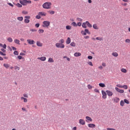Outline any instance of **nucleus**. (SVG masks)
<instances>
[{
    "mask_svg": "<svg viewBox=\"0 0 130 130\" xmlns=\"http://www.w3.org/2000/svg\"><path fill=\"white\" fill-rule=\"evenodd\" d=\"M64 40L61 39L59 40V42L55 44V46L57 48H64Z\"/></svg>",
    "mask_w": 130,
    "mask_h": 130,
    "instance_id": "1",
    "label": "nucleus"
},
{
    "mask_svg": "<svg viewBox=\"0 0 130 130\" xmlns=\"http://www.w3.org/2000/svg\"><path fill=\"white\" fill-rule=\"evenodd\" d=\"M51 3L50 2H46L43 4L42 7L44 9H51Z\"/></svg>",
    "mask_w": 130,
    "mask_h": 130,
    "instance_id": "2",
    "label": "nucleus"
},
{
    "mask_svg": "<svg viewBox=\"0 0 130 130\" xmlns=\"http://www.w3.org/2000/svg\"><path fill=\"white\" fill-rule=\"evenodd\" d=\"M50 22L48 21H44L43 22L42 27H44V28H47L50 26Z\"/></svg>",
    "mask_w": 130,
    "mask_h": 130,
    "instance_id": "3",
    "label": "nucleus"
},
{
    "mask_svg": "<svg viewBox=\"0 0 130 130\" xmlns=\"http://www.w3.org/2000/svg\"><path fill=\"white\" fill-rule=\"evenodd\" d=\"M24 18H25V19H24V23H25V24H29V23H30V20H29V19H30L31 16H25L24 17Z\"/></svg>",
    "mask_w": 130,
    "mask_h": 130,
    "instance_id": "4",
    "label": "nucleus"
},
{
    "mask_svg": "<svg viewBox=\"0 0 130 130\" xmlns=\"http://www.w3.org/2000/svg\"><path fill=\"white\" fill-rule=\"evenodd\" d=\"M120 99L119 98H117V97H115L114 98H113V101L114 102V103H118V102H119L120 101Z\"/></svg>",
    "mask_w": 130,
    "mask_h": 130,
    "instance_id": "5",
    "label": "nucleus"
},
{
    "mask_svg": "<svg viewBox=\"0 0 130 130\" xmlns=\"http://www.w3.org/2000/svg\"><path fill=\"white\" fill-rule=\"evenodd\" d=\"M19 3L21 5H22V6H27V0L20 1Z\"/></svg>",
    "mask_w": 130,
    "mask_h": 130,
    "instance_id": "6",
    "label": "nucleus"
},
{
    "mask_svg": "<svg viewBox=\"0 0 130 130\" xmlns=\"http://www.w3.org/2000/svg\"><path fill=\"white\" fill-rule=\"evenodd\" d=\"M106 92L108 96H109V97H111V96L113 95V92H112V91H111L110 90H106Z\"/></svg>",
    "mask_w": 130,
    "mask_h": 130,
    "instance_id": "7",
    "label": "nucleus"
},
{
    "mask_svg": "<svg viewBox=\"0 0 130 130\" xmlns=\"http://www.w3.org/2000/svg\"><path fill=\"white\" fill-rule=\"evenodd\" d=\"M27 42L30 45H32L35 43V41H34V40L30 39L27 40Z\"/></svg>",
    "mask_w": 130,
    "mask_h": 130,
    "instance_id": "8",
    "label": "nucleus"
},
{
    "mask_svg": "<svg viewBox=\"0 0 130 130\" xmlns=\"http://www.w3.org/2000/svg\"><path fill=\"white\" fill-rule=\"evenodd\" d=\"M102 95H103V99H106L107 98V94H106V92L105 91L102 90Z\"/></svg>",
    "mask_w": 130,
    "mask_h": 130,
    "instance_id": "9",
    "label": "nucleus"
},
{
    "mask_svg": "<svg viewBox=\"0 0 130 130\" xmlns=\"http://www.w3.org/2000/svg\"><path fill=\"white\" fill-rule=\"evenodd\" d=\"M79 123L80 124H82V125H85L86 124V122H85V120L82 119H79Z\"/></svg>",
    "mask_w": 130,
    "mask_h": 130,
    "instance_id": "10",
    "label": "nucleus"
},
{
    "mask_svg": "<svg viewBox=\"0 0 130 130\" xmlns=\"http://www.w3.org/2000/svg\"><path fill=\"white\" fill-rule=\"evenodd\" d=\"M116 91H117V92H118L119 93H124V90H122V89H120L119 88H118V87H115V88Z\"/></svg>",
    "mask_w": 130,
    "mask_h": 130,
    "instance_id": "11",
    "label": "nucleus"
},
{
    "mask_svg": "<svg viewBox=\"0 0 130 130\" xmlns=\"http://www.w3.org/2000/svg\"><path fill=\"white\" fill-rule=\"evenodd\" d=\"M38 59H40V60H41L42 61H45L46 60V57L43 56L41 57H38Z\"/></svg>",
    "mask_w": 130,
    "mask_h": 130,
    "instance_id": "12",
    "label": "nucleus"
},
{
    "mask_svg": "<svg viewBox=\"0 0 130 130\" xmlns=\"http://www.w3.org/2000/svg\"><path fill=\"white\" fill-rule=\"evenodd\" d=\"M20 100H21V101L23 100V102H24V103L28 102V99H27L26 98H24L23 96H21L20 98Z\"/></svg>",
    "mask_w": 130,
    "mask_h": 130,
    "instance_id": "13",
    "label": "nucleus"
},
{
    "mask_svg": "<svg viewBox=\"0 0 130 130\" xmlns=\"http://www.w3.org/2000/svg\"><path fill=\"white\" fill-rule=\"evenodd\" d=\"M88 127H90L91 128H93L94 127H96V125H95L94 124H88Z\"/></svg>",
    "mask_w": 130,
    "mask_h": 130,
    "instance_id": "14",
    "label": "nucleus"
},
{
    "mask_svg": "<svg viewBox=\"0 0 130 130\" xmlns=\"http://www.w3.org/2000/svg\"><path fill=\"white\" fill-rule=\"evenodd\" d=\"M38 15L42 16V17H45V16H46V13L45 12H41L38 13Z\"/></svg>",
    "mask_w": 130,
    "mask_h": 130,
    "instance_id": "15",
    "label": "nucleus"
},
{
    "mask_svg": "<svg viewBox=\"0 0 130 130\" xmlns=\"http://www.w3.org/2000/svg\"><path fill=\"white\" fill-rule=\"evenodd\" d=\"M81 54L80 52H76L75 53H74V56H75L76 57L81 56Z\"/></svg>",
    "mask_w": 130,
    "mask_h": 130,
    "instance_id": "16",
    "label": "nucleus"
},
{
    "mask_svg": "<svg viewBox=\"0 0 130 130\" xmlns=\"http://www.w3.org/2000/svg\"><path fill=\"white\" fill-rule=\"evenodd\" d=\"M71 38H68L67 40H66V44H70L71 43Z\"/></svg>",
    "mask_w": 130,
    "mask_h": 130,
    "instance_id": "17",
    "label": "nucleus"
},
{
    "mask_svg": "<svg viewBox=\"0 0 130 130\" xmlns=\"http://www.w3.org/2000/svg\"><path fill=\"white\" fill-rule=\"evenodd\" d=\"M86 25H87V21H86L85 22H83L82 24V26L83 28H87V26Z\"/></svg>",
    "mask_w": 130,
    "mask_h": 130,
    "instance_id": "18",
    "label": "nucleus"
},
{
    "mask_svg": "<svg viewBox=\"0 0 130 130\" xmlns=\"http://www.w3.org/2000/svg\"><path fill=\"white\" fill-rule=\"evenodd\" d=\"M14 42L16 43V44H18V45H20V40L18 39L14 40Z\"/></svg>",
    "mask_w": 130,
    "mask_h": 130,
    "instance_id": "19",
    "label": "nucleus"
},
{
    "mask_svg": "<svg viewBox=\"0 0 130 130\" xmlns=\"http://www.w3.org/2000/svg\"><path fill=\"white\" fill-rule=\"evenodd\" d=\"M48 61V62H51V63L54 62V60H53V58L51 57L49 58Z\"/></svg>",
    "mask_w": 130,
    "mask_h": 130,
    "instance_id": "20",
    "label": "nucleus"
},
{
    "mask_svg": "<svg viewBox=\"0 0 130 130\" xmlns=\"http://www.w3.org/2000/svg\"><path fill=\"white\" fill-rule=\"evenodd\" d=\"M93 29H95L96 30H98L99 29V27H98V26H97V24H94L92 26Z\"/></svg>",
    "mask_w": 130,
    "mask_h": 130,
    "instance_id": "21",
    "label": "nucleus"
},
{
    "mask_svg": "<svg viewBox=\"0 0 130 130\" xmlns=\"http://www.w3.org/2000/svg\"><path fill=\"white\" fill-rule=\"evenodd\" d=\"M112 55H113V56H115V57H117V56H118V53H117V52H113L112 53Z\"/></svg>",
    "mask_w": 130,
    "mask_h": 130,
    "instance_id": "22",
    "label": "nucleus"
},
{
    "mask_svg": "<svg viewBox=\"0 0 130 130\" xmlns=\"http://www.w3.org/2000/svg\"><path fill=\"white\" fill-rule=\"evenodd\" d=\"M37 46H39V47H41V46H42V43L39 41H37Z\"/></svg>",
    "mask_w": 130,
    "mask_h": 130,
    "instance_id": "23",
    "label": "nucleus"
},
{
    "mask_svg": "<svg viewBox=\"0 0 130 130\" xmlns=\"http://www.w3.org/2000/svg\"><path fill=\"white\" fill-rule=\"evenodd\" d=\"M86 25L89 27V28H92V25L90 24L89 21H86Z\"/></svg>",
    "mask_w": 130,
    "mask_h": 130,
    "instance_id": "24",
    "label": "nucleus"
},
{
    "mask_svg": "<svg viewBox=\"0 0 130 130\" xmlns=\"http://www.w3.org/2000/svg\"><path fill=\"white\" fill-rule=\"evenodd\" d=\"M3 66L4 68H6V69H8V68H10V64L8 63H4Z\"/></svg>",
    "mask_w": 130,
    "mask_h": 130,
    "instance_id": "25",
    "label": "nucleus"
},
{
    "mask_svg": "<svg viewBox=\"0 0 130 130\" xmlns=\"http://www.w3.org/2000/svg\"><path fill=\"white\" fill-rule=\"evenodd\" d=\"M86 119H87V120H88L89 121H93L92 118L89 116H86Z\"/></svg>",
    "mask_w": 130,
    "mask_h": 130,
    "instance_id": "26",
    "label": "nucleus"
},
{
    "mask_svg": "<svg viewBox=\"0 0 130 130\" xmlns=\"http://www.w3.org/2000/svg\"><path fill=\"white\" fill-rule=\"evenodd\" d=\"M120 105L122 107L124 106V101L121 100L120 102Z\"/></svg>",
    "mask_w": 130,
    "mask_h": 130,
    "instance_id": "27",
    "label": "nucleus"
},
{
    "mask_svg": "<svg viewBox=\"0 0 130 130\" xmlns=\"http://www.w3.org/2000/svg\"><path fill=\"white\" fill-rule=\"evenodd\" d=\"M71 25L72 26H74V27H78V25H77V23L75 22H73L71 23Z\"/></svg>",
    "mask_w": 130,
    "mask_h": 130,
    "instance_id": "28",
    "label": "nucleus"
},
{
    "mask_svg": "<svg viewBox=\"0 0 130 130\" xmlns=\"http://www.w3.org/2000/svg\"><path fill=\"white\" fill-rule=\"evenodd\" d=\"M100 87L102 88H104L105 87V84L104 83H100L99 84Z\"/></svg>",
    "mask_w": 130,
    "mask_h": 130,
    "instance_id": "29",
    "label": "nucleus"
},
{
    "mask_svg": "<svg viewBox=\"0 0 130 130\" xmlns=\"http://www.w3.org/2000/svg\"><path fill=\"white\" fill-rule=\"evenodd\" d=\"M48 13L50 14V15H54L55 14V12L51 10V11H49Z\"/></svg>",
    "mask_w": 130,
    "mask_h": 130,
    "instance_id": "30",
    "label": "nucleus"
},
{
    "mask_svg": "<svg viewBox=\"0 0 130 130\" xmlns=\"http://www.w3.org/2000/svg\"><path fill=\"white\" fill-rule=\"evenodd\" d=\"M95 39L96 40H99L100 41H102V40H103V38L96 37Z\"/></svg>",
    "mask_w": 130,
    "mask_h": 130,
    "instance_id": "31",
    "label": "nucleus"
},
{
    "mask_svg": "<svg viewBox=\"0 0 130 130\" xmlns=\"http://www.w3.org/2000/svg\"><path fill=\"white\" fill-rule=\"evenodd\" d=\"M66 29L67 30H71L72 29V26H70V25L66 26Z\"/></svg>",
    "mask_w": 130,
    "mask_h": 130,
    "instance_id": "32",
    "label": "nucleus"
},
{
    "mask_svg": "<svg viewBox=\"0 0 130 130\" xmlns=\"http://www.w3.org/2000/svg\"><path fill=\"white\" fill-rule=\"evenodd\" d=\"M121 71L122 72V73H126L127 71H126V69H124V68H122L121 70Z\"/></svg>",
    "mask_w": 130,
    "mask_h": 130,
    "instance_id": "33",
    "label": "nucleus"
},
{
    "mask_svg": "<svg viewBox=\"0 0 130 130\" xmlns=\"http://www.w3.org/2000/svg\"><path fill=\"white\" fill-rule=\"evenodd\" d=\"M70 45L73 47H75V46H76V44L75 43V42H73L70 44Z\"/></svg>",
    "mask_w": 130,
    "mask_h": 130,
    "instance_id": "34",
    "label": "nucleus"
},
{
    "mask_svg": "<svg viewBox=\"0 0 130 130\" xmlns=\"http://www.w3.org/2000/svg\"><path fill=\"white\" fill-rule=\"evenodd\" d=\"M81 33L82 35L85 36L87 35V34L86 33V31L85 30H81Z\"/></svg>",
    "mask_w": 130,
    "mask_h": 130,
    "instance_id": "35",
    "label": "nucleus"
},
{
    "mask_svg": "<svg viewBox=\"0 0 130 130\" xmlns=\"http://www.w3.org/2000/svg\"><path fill=\"white\" fill-rule=\"evenodd\" d=\"M7 40L9 42H13V39L12 38H8Z\"/></svg>",
    "mask_w": 130,
    "mask_h": 130,
    "instance_id": "36",
    "label": "nucleus"
},
{
    "mask_svg": "<svg viewBox=\"0 0 130 130\" xmlns=\"http://www.w3.org/2000/svg\"><path fill=\"white\" fill-rule=\"evenodd\" d=\"M85 33L87 34H91V32H90V31H89V29H85L84 30Z\"/></svg>",
    "mask_w": 130,
    "mask_h": 130,
    "instance_id": "37",
    "label": "nucleus"
},
{
    "mask_svg": "<svg viewBox=\"0 0 130 130\" xmlns=\"http://www.w3.org/2000/svg\"><path fill=\"white\" fill-rule=\"evenodd\" d=\"M17 20H18V21H23V17H19L17 18Z\"/></svg>",
    "mask_w": 130,
    "mask_h": 130,
    "instance_id": "38",
    "label": "nucleus"
},
{
    "mask_svg": "<svg viewBox=\"0 0 130 130\" xmlns=\"http://www.w3.org/2000/svg\"><path fill=\"white\" fill-rule=\"evenodd\" d=\"M124 103H126V104H129V102L126 99L124 100Z\"/></svg>",
    "mask_w": 130,
    "mask_h": 130,
    "instance_id": "39",
    "label": "nucleus"
},
{
    "mask_svg": "<svg viewBox=\"0 0 130 130\" xmlns=\"http://www.w3.org/2000/svg\"><path fill=\"white\" fill-rule=\"evenodd\" d=\"M16 6L18 8H22V5L20 4V3H17L16 4Z\"/></svg>",
    "mask_w": 130,
    "mask_h": 130,
    "instance_id": "40",
    "label": "nucleus"
},
{
    "mask_svg": "<svg viewBox=\"0 0 130 130\" xmlns=\"http://www.w3.org/2000/svg\"><path fill=\"white\" fill-rule=\"evenodd\" d=\"M22 13L24 15H27L28 14V12L26 11H23L22 12Z\"/></svg>",
    "mask_w": 130,
    "mask_h": 130,
    "instance_id": "41",
    "label": "nucleus"
},
{
    "mask_svg": "<svg viewBox=\"0 0 130 130\" xmlns=\"http://www.w3.org/2000/svg\"><path fill=\"white\" fill-rule=\"evenodd\" d=\"M14 54H15V55H19V52L18 51H15L14 52Z\"/></svg>",
    "mask_w": 130,
    "mask_h": 130,
    "instance_id": "42",
    "label": "nucleus"
},
{
    "mask_svg": "<svg viewBox=\"0 0 130 130\" xmlns=\"http://www.w3.org/2000/svg\"><path fill=\"white\" fill-rule=\"evenodd\" d=\"M14 69H15V70H18V71H20V67H19L18 66H15Z\"/></svg>",
    "mask_w": 130,
    "mask_h": 130,
    "instance_id": "43",
    "label": "nucleus"
},
{
    "mask_svg": "<svg viewBox=\"0 0 130 130\" xmlns=\"http://www.w3.org/2000/svg\"><path fill=\"white\" fill-rule=\"evenodd\" d=\"M87 88H88V89H92V88H93V87L91 85L88 84L87 85Z\"/></svg>",
    "mask_w": 130,
    "mask_h": 130,
    "instance_id": "44",
    "label": "nucleus"
},
{
    "mask_svg": "<svg viewBox=\"0 0 130 130\" xmlns=\"http://www.w3.org/2000/svg\"><path fill=\"white\" fill-rule=\"evenodd\" d=\"M94 92H95V93H100V91L98 89H94Z\"/></svg>",
    "mask_w": 130,
    "mask_h": 130,
    "instance_id": "45",
    "label": "nucleus"
},
{
    "mask_svg": "<svg viewBox=\"0 0 130 130\" xmlns=\"http://www.w3.org/2000/svg\"><path fill=\"white\" fill-rule=\"evenodd\" d=\"M77 21H79V22H82V21H83V19L81 18H77Z\"/></svg>",
    "mask_w": 130,
    "mask_h": 130,
    "instance_id": "46",
    "label": "nucleus"
},
{
    "mask_svg": "<svg viewBox=\"0 0 130 130\" xmlns=\"http://www.w3.org/2000/svg\"><path fill=\"white\" fill-rule=\"evenodd\" d=\"M125 41L126 43H130V40L129 39H126Z\"/></svg>",
    "mask_w": 130,
    "mask_h": 130,
    "instance_id": "47",
    "label": "nucleus"
},
{
    "mask_svg": "<svg viewBox=\"0 0 130 130\" xmlns=\"http://www.w3.org/2000/svg\"><path fill=\"white\" fill-rule=\"evenodd\" d=\"M123 88L124 89H125V90L127 89V85H123Z\"/></svg>",
    "mask_w": 130,
    "mask_h": 130,
    "instance_id": "48",
    "label": "nucleus"
},
{
    "mask_svg": "<svg viewBox=\"0 0 130 130\" xmlns=\"http://www.w3.org/2000/svg\"><path fill=\"white\" fill-rule=\"evenodd\" d=\"M40 16L41 15H39V14H38V15H37L36 17V19H41V16Z\"/></svg>",
    "mask_w": 130,
    "mask_h": 130,
    "instance_id": "49",
    "label": "nucleus"
},
{
    "mask_svg": "<svg viewBox=\"0 0 130 130\" xmlns=\"http://www.w3.org/2000/svg\"><path fill=\"white\" fill-rule=\"evenodd\" d=\"M0 54H1V55H3L4 56H5L6 55V53H3V52H2V51H0Z\"/></svg>",
    "mask_w": 130,
    "mask_h": 130,
    "instance_id": "50",
    "label": "nucleus"
},
{
    "mask_svg": "<svg viewBox=\"0 0 130 130\" xmlns=\"http://www.w3.org/2000/svg\"><path fill=\"white\" fill-rule=\"evenodd\" d=\"M39 26H40V24L39 23H37L35 24V27H36L37 28H39Z\"/></svg>",
    "mask_w": 130,
    "mask_h": 130,
    "instance_id": "51",
    "label": "nucleus"
},
{
    "mask_svg": "<svg viewBox=\"0 0 130 130\" xmlns=\"http://www.w3.org/2000/svg\"><path fill=\"white\" fill-rule=\"evenodd\" d=\"M39 31V33H43L44 32V30L41 29H40Z\"/></svg>",
    "mask_w": 130,
    "mask_h": 130,
    "instance_id": "52",
    "label": "nucleus"
},
{
    "mask_svg": "<svg viewBox=\"0 0 130 130\" xmlns=\"http://www.w3.org/2000/svg\"><path fill=\"white\" fill-rule=\"evenodd\" d=\"M77 25V26H79V27H81V26H82V23L78 22Z\"/></svg>",
    "mask_w": 130,
    "mask_h": 130,
    "instance_id": "53",
    "label": "nucleus"
},
{
    "mask_svg": "<svg viewBox=\"0 0 130 130\" xmlns=\"http://www.w3.org/2000/svg\"><path fill=\"white\" fill-rule=\"evenodd\" d=\"M2 47L4 48V49H6L7 48V45H6V44H4V45H3Z\"/></svg>",
    "mask_w": 130,
    "mask_h": 130,
    "instance_id": "54",
    "label": "nucleus"
},
{
    "mask_svg": "<svg viewBox=\"0 0 130 130\" xmlns=\"http://www.w3.org/2000/svg\"><path fill=\"white\" fill-rule=\"evenodd\" d=\"M23 96H24L25 98H28V94L26 93L23 94Z\"/></svg>",
    "mask_w": 130,
    "mask_h": 130,
    "instance_id": "55",
    "label": "nucleus"
},
{
    "mask_svg": "<svg viewBox=\"0 0 130 130\" xmlns=\"http://www.w3.org/2000/svg\"><path fill=\"white\" fill-rule=\"evenodd\" d=\"M88 64H89V66H91V67H93V64L92 63V62H91V61L88 62Z\"/></svg>",
    "mask_w": 130,
    "mask_h": 130,
    "instance_id": "56",
    "label": "nucleus"
},
{
    "mask_svg": "<svg viewBox=\"0 0 130 130\" xmlns=\"http://www.w3.org/2000/svg\"><path fill=\"white\" fill-rule=\"evenodd\" d=\"M30 31L31 32H37V30L35 29H30Z\"/></svg>",
    "mask_w": 130,
    "mask_h": 130,
    "instance_id": "57",
    "label": "nucleus"
},
{
    "mask_svg": "<svg viewBox=\"0 0 130 130\" xmlns=\"http://www.w3.org/2000/svg\"><path fill=\"white\" fill-rule=\"evenodd\" d=\"M9 6H10V7H12V8L14 7V5L12 4V3H8Z\"/></svg>",
    "mask_w": 130,
    "mask_h": 130,
    "instance_id": "58",
    "label": "nucleus"
},
{
    "mask_svg": "<svg viewBox=\"0 0 130 130\" xmlns=\"http://www.w3.org/2000/svg\"><path fill=\"white\" fill-rule=\"evenodd\" d=\"M17 58H18V59H22V58H23V57H22V56H17Z\"/></svg>",
    "mask_w": 130,
    "mask_h": 130,
    "instance_id": "59",
    "label": "nucleus"
},
{
    "mask_svg": "<svg viewBox=\"0 0 130 130\" xmlns=\"http://www.w3.org/2000/svg\"><path fill=\"white\" fill-rule=\"evenodd\" d=\"M87 57L88 59H92V58H93V57L92 56H88Z\"/></svg>",
    "mask_w": 130,
    "mask_h": 130,
    "instance_id": "60",
    "label": "nucleus"
},
{
    "mask_svg": "<svg viewBox=\"0 0 130 130\" xmlns=\"http://www.w3.org/2000/svg\"><path fill=\"white\" fill-rule=\"evenodd\" d=\"M117 86L119 88H123V86L121 85H117Z\"/></svg>",
    "mask_w": 130,
    "mask_h": 130,
    "instance_id": "61",
    "label": "nucleus"
},
{
    "mask_svg": "<svg viewBox=\"0 0 130 130\" xmlns=\"http://www.w3.org/2000/svg\"><path fill=\"white\" fill-rule=\"evenodd\" d=\"M12 48L13 50H17V48H16L15 47H12Z\"/></svg>",
    "mask_w": 130,
    "mask_h": 130,
    "instance_id": "62",
    "label": "nucleus"
},
{
    "mask_svg": "<svg viewBox=\"0 0 130 130\" xmlns=\"http://www.w3.org/2000/svg\"><path fill=\"white\" fill-rule=\"evenodd\" d=\"M32 2L31 1H27V4H31Z\"/></svg>",
    "mask_w": 130,
    "mask_h": 130,
    "instance_id": "63",
    "label": "nucleus"
},
{
    "mask_svg": "<svg viewBox=\"0 0 130 130\" xmlns=\"http://www.w3.org/2000/svg\"><path fill=\"white\" fill-rule=\"evenodd\" d=\"M1 51H2L3 52H6V51L4 49H1Z\"/></svg>",
    "mask_w": 130,
    "mask_h": 130,
    "instance_id": "64",
    "label": "nucleus"
}]
</instances>
